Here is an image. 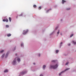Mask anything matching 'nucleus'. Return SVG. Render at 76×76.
<instances>
[{
  "mask_svg": "<svg viewBox=\"0 0 76 76\" xmlns=\"http://www.w3.org/2000/svg\"><path fill=\"white\" fill-rule=\"evenodd\" d=\"M33 7H34L35 8L37 7V5H33Z\"/></svg>",
  "mask_w": 76,
  "mask_h": 76,
  "instance_id": "10",
  "label": "nucleus"
},
{
  "mask_svg": "<svg viewBox=\"0 0 76 76\" xmlns=\"http://www.w3.org/2000/svg\"><path fill=\"white\" fill-rule=\"evenodd\" d=\"M69 64V63L68 62H66V65H67L68 64Z\"/></svg>",
  "mask_w": 76,
  "mask_h": 76,
  "instance_id": "24",
  "label": "nucleus"
},
{
  "mask_svg": "<svg viewBox=\"0 0 76 76\" xmlns=\"http://www.w3.org/2000/svg\"><path fill=\"white\" fill-rule=\"evenodd\" d=\"M3 22H5V21H6V19H3Z\"/></svg>",
  "mask_w": 76,
  "mask_h": 76,
  "instance_id": "22",
  "label": "nucleus"
},
{
  "mask_svg": "<svg viewBox=\"0 0 76 76\" xmlns=\"http://www.w3.org/2000/svg\"><path fill=\"white\" fill-rule=\"evenodd\" d=\"M61 21H62V20H61Z\"/></svg>",
  "mask_w": 76,
  "mask_h": 76,
  "instance_id": "36",
  "label": "nucleus"
},
{
  "mask_svg": "<svg viewBox=\"0 0 76 76\" xmlns=\"http://www.w3.org/2000/svg\"><path fill=\"white\" fill-rule=\"evenodd\" d=\"M11 35H12V34H7V37H10Z\"/></svg>",
  "mask_w": 76,
  "mask_h": 76,
  "instance_id": "7",
  "label": "nucleus"
},
{
  "mask_svg": "<svg viewBox=\"0 0 76 76\" xmlns=\"http://www.w3.org/2000/svg\"><path fill=\"white\" fill-rule=\"evenodd\" d=\"M23 43H22L21 44V46H23Z\"/></svg>",
  "mask_w": 76,
  "mask_h": 76,
  "instance_id": "21",
  "label": "nucleus"
},
{
  "mask_svg": "<svg viewBox=\"0 0 76 76\" xmlns=\"http://www.w3.org/2000/svg\"><path fill=\"white\" fill-rule=\"evenodd\" d=\"M60 33V30H58V32L57 33V34H59Z\"/></svg>",
  "mask_w": 76,
  "mask_h": 76,
  "instance_id": "14",
  "label": "nucleus"
},
{
  "mask_svg": "<svg viewBox=\"0 0 76 76\" xmlns=\"http://www.w3.org/2000/svg\"><path fill=\"white\" fill-rule=\"evenodd\" d=\"M69 69H70V68H67V69H66L65 70L62 72L60 73H59V76H60V75H61V74L62 73H63L64 72L66 71V70H69Z\"/></svg>",
  "mask_w": 76,
  "mask_h": 76,
  "instance_id": "3",
  "label": "nucleus"
},
{
  "mask_svg": "<svg viewBox=\"0 0 76 76\" xmlns=\"http://www.w3.org/2000/svg\"><path fill=\"white\" fill-rule=\"evenodd\" d=\"M38 56H39V57H40V54L39 53V54H38Z\"/></svg>",
  "mask_w": 76,
  "mask_h": 76,
  "instance_id": "25",
  "label": "nucleus"
},
{
  "mask_svg": "<svg viewBox=\"0 0 76 76\" xmlns=\"http://www.w3.org/2000/svg\"><path fill=\"white\" fill-rule=\"evenodd\" d=\"M24 31H23L24 32Z\"/></svg>",
  "mask_w": 76,
  "mask_h": 76,
  "instance_id": "37",
  "label": "nucleus"
},
{
  "mask_svg": "<svg viewBox=\"0 0 76 76\" xmlns=\"http://www.w3.org/2000/svg\"><path fill=\"white\" fill-rule=\"evenodd\" d=\"M60 35H62V33H61L60 34Z\"/></svg>",
  "mask_w": 76,
  "mask_h": 76,
  "instance_id": "31",
  "label": "nucleus"
},
{
  "mask_svg": "<svg viewBox=\"0 0 76 76\" xmlns=\"http://www.w3.org/2000/svg\"><path fill=\"white\" fill-rule=\"evenodd\" d=\"M48 11H49V10H48Z\"/></svg>",
  "mask_w": 76,
  "mask_h": 76,
  "instance_id": "38",
  "label": "nucleus"
},
{
  "mask_svg": "<svg viewBox=\"0 0 76 76\" xmlns=\"http://www.w3.org/2000/svg\"><path fill=\"white\" fill-rule=\"evenodd\" d=\"M73 36V34H72L70 35V37L71 38V37H72Z\"/></svg>",
  "mask_w": 76,
  "mask_h": 76,
  "instance_id": "17",
  "label": "nucleus"
},
{
  "mask_svg": "<svg viewBox=\"0 0 76 76\" xmlns=\"http://www.w3.org/2000/svg\"><path fill=\"white\" fill-rule=\"evenodd\" d=\"M4 72L5 73H6V72H8V70H5L4 71Z\"/></svg>",
  "mask_w": 76,
  "mask_h": 76,
  "instance_id": "11",
  "label": "nucleus"
},
{
  "mask_svg": "<svg viewBox=\"0 0 76 76\" xmlns=\"http://www.w3.org/2000/svg\"><path fill=\"white\" fill-rule=\"evenodd\" d=\"M39 9H41V7H39Z\"/></svg>",
  "mask_w": 76,
  "mask_h": 76,
  "instance_id": "23",
  "label": "nucleus"
},
{
  "mask_svg": "<svg viewBox=\"0 0 76 76\" xmlns=\"http://www.w3.org/2000/svg\"><path fill=\"white\" fill-rule=\"evenodd\" d=\"M18 58H19L18 57H16L14 59V60L12 62V64L13 65H15V64H16V58L17 59V61H18L19 62L20 61V59Z\"/></svg>",
  "mask_w": 76,
  "mask_h": 76,
  "instance_id": "1",
  "label": "nucleus"
},
{
  "mask_svg": "<svg viewBox=\"0 0 76 76\" xmlns=\"http://www.w3.org/2000/svg\"><path fill=\"white\" fill-rule=\"evenodd\" d=\"M9 20H10V22H11V18L10 17H9Z\"/></svg>",
  "mask_w": 76,
  "mask_h": 76,
  "instance_id": "12",
  "label": "nucleus"
},
{
  "mask_svg": "<svg viewBox=\"0 0 76 76\" xmlns=\"http://www.w3.org/2000/svg\"><path fill=\"white\" fill-rule=\"evenodd\" d=\"M63 44V42H61V44Z\"/></svg>",
  "mask_w": 76,
  "mask_h": 76,
  "instance_id": "32",
  "label": "nucleus"
},
{
  "mask_svg": "<svg viewBox=\"0 0 76 76\" xmlns=\"http://www.w3.org/2000/svg\"><path fill=\"white\" fill-rule=\"evenodd\" d=\"M15 56H17V54H15Z\"/></svg>",
  "mask_w": 76,
  "mask_h": 76,
  "instance_id": "34",
  "label": "nucleus"
},
{
  "mask_svg": "<svg viewBox=\"0 0 76 76\" xmlns=\"http://www.w3.org/2000/svg\"><path fill=\"white\" fill-rule=\"evenodd\" d=\"M9 53V52H8L7 54L5 56V58H7V56H8V54Z\"/></svg>",
  "mask_w": 76,
  "mask_h": 76,
  "instance_id": "6",
  "label": "nucleus"
},
{
  "mask_svg": "<svg viewBox=\"0 0 76 76\" xmlns=\"http://www.w3.org/2000/svg\"><path fill=\"white\" fill-rule=\"evenodd\" d=\"M52 62H55V61L53 60L52 61Z\"/></svg>",
  "mask_w": 76,
  "mask_h": 76,
  "instance_id": "27",
  "label": "nucleus"
},
{
  "mask_svg": "<svg viewBox=\"0 0 76 76\" xmlns=\"http://www.w3.org/2000/svg\"><path fill=\"white\" fill-rule=\"evenodd\" d=\"M57 67H58V65H57V64H56L55 65L51 66L50 68H52L53 69H56V68H57Z\"/></svg>",
  "mask_w": 76,
  "mask_h": 76,
  "instance_id": "2",
  "label": "nucleus"
},
{
  "mask_svg": "<svg viewBox=\"0 0 76 76\" xmlns=\"http://www.w3.org/2000/svg\"><path fill=\"white\" fill-rule=\"evenodd\" d=\"M72 42L74 44H76V42H75L74 41H72Z\"/></svg>",
  "mask_w": 76,
  "mask_h": 76,
  "instance_id": "13",
  "label": "nucleus"
},
{
  "mask_svg": "<svg viewBox=\"0 0 76 76\" xmlns=\"http://www.w3.org/2000/svg\"><path fill=\"white\" fill-rule=\"evenodd\" d=\"M0 53H2L4 52V50H2L1 51H0Z\"/></svg>",
  "mask_w": 76,
  "mask_h": 76,
  "instance_id": "16",
  "label": "nucleus"
},
{
  "mask_svg": "<svg viewBox=\"0 0 76 76\" xmlns=\"http://www.w3.org/2000/svg\"><path fill=\"white\" fill-rule=\"evenodd\" d=\"M70 9H66V10H70Z\"/></svg>",
  "mask_w": 76,
  "mask_h": 76,
  "instance_id": "26",
  "label": "nucleus"
},
{
  "mask_svg": "<svg viewBox=\"0 0 76 76\" xmlns=\"http://www.w3.org/2000/svg\"><path fill=\"white\" fill-rule=\"evenodd\" d=\"M68 45L69 46H70V44H69Z\"/></svg>",
  "mask_w": 76,
  "mask_h": 76,
  "instance_id": "30",
  "label": "nucleus"
},
{
  "mask_svg": "<svg viewBox=\"0 0 76 76\" xmlns=\"http://www.w3.org/2000/svg\"><path fill=\"white\" fill-rule=\"evenodd\" d=\"M26 73H27V71L22 72L20 73V76H21V75H24V74H25Z\"/></svg>",
  "mask_w": 76,
  "mask_h": 76,
  "instance_id": "4",
  "label": "nucleus"
},
{
  "mask_svg": "<svg viewBox=\"0 0 76 76\" xmlns=\"http://www.w3.org/2000/svg\"><path fill=\"white\" fill-rule=\"evenodd\" d=\"M17 18H18V16H17Z\"/></svg>",
  "mask_w": 76,
  "mask_h": 76,
  "instance_id": "35",
  "label": "nucleus"
},
{
  "mask_svg": "<svg viewBox=\"0 0 76 76\" xmlns=\"http://www.w3.org/2000/svg\"><path fill=\"white\" fill-rule=\"evenodd\" d=\"M58 27H57L56 28V29H57V28H58Z\"/></svg>",
  "mask_w": 76,
  "mask_h": 76,
  "instance_id": "29",
  "label": "nucleus"
},
{
  "mask_svg": "<svg viewBox=\"0 0 76 76\" xmlns=\"http://www.w3.org/2000/svg\"><path fill=\"white\" fill-rule=\"evenodd\" d=\"M56 53H58V50H56Z\"/></svg>",
  "mask_w": 76,
  "mask_h": 76,
  "instance_id": "19",
  "label": "nucleus"
},
{
  "mask_svg": "<svg viewBox=\"0 0 76 76\" xmlns=\"http://www.w3.org/2000/svg\"><path fill=\"white\" fill-rule=\"evenodd\" d=\"M62 4H64V2H66V1L64 0H62Z\"/></svg>",
  "mask_w": 76,
  "mask_h": 76,
  "instance_id": "9",
  "label": "nucleus"
},
{
  "mask_svg": "<svg viewBox=\"0 0 76 76\" xmlns=\"http://www.w3.org/2000/svg\"><path fill=\"white\" fill-rule=\"evenodd\" d=\"M46 67V66H45V65H43V69L44 70V69H45Z\"/></svg>",
  "mask_w": 76,
  "mask_h": 76,
  "instance_id": "8",
  "label": "nucleus"
},
{
  "mask_svg": "<svg viewBox=\"0 0 76 76\" xmlns=\"http://www.w3.org/2000/svg\"><path fill=\"white\" fill-rule=\"evenodd\" d=\"M33 64H34V65H35V63H33Z\"/></svg>",
  "mask_w": 76,
  "mask_h": 76,
  "instance_id": "33",
  "label": "nucleus"
},
{
  "mask_svg": "<svg viewBox=\"0 0 76 76\" xmlns=\"http://www.w3.org/2000/svg\"><path fill=\"white\" fill-rule=\"evenodd\" d=\"M40 76H43V75L42 74Z\"/></svg>",
  "mask_w": 76,
  "mask_h": 76,
  "instance_id": "28",
  "label": "nucleus"
},
{
  "mask_svg": "<svg viewBox=\"0 0 76 76\" xmlns=\"http://www.w3.org/2000/svg\"><path fill=\"white\" fill-rule=\"evenodd\" d=\"M4 57V54H3L2 56V58H3Z\"/></svg>",
  "mask_w": 76,
  "mask_h": 76,
  "instance_id": "15",
  "label": "nucleus"
},
{
  "mask_svg": "<svg viewBox=\"0 0 76 76\" xmlns=\"http://www.w3.org/2000/svg\"><path fill=\"white\" fill-rule=\"evenodd\" d=\"M6 21L7 22H8V19H7V18H6Z\"/></svg>",
  "mask_w": 76,
  "mask_h": 76,
  "instance_id": "20",
  "label": "nucleus"
},
{
  "mask_svg": "<svg viewBox=\"0 0 76 76\" xmlns=\"http://www.w3.org/2000/svg\"><path fill=\"white\" fill-rule=\"evenodd\" d=\"M28 32V30H27L25 32H24L23 33V35H25V34H27V32Z\"/></svg>",
  "mask_w": 76,
  "mask_h": 76,
  "instance_id": "5",
  "label": "nucleus"
},
{
  "mask_svg": "<svg viewBox=\"0 0 76 76\" xmlns=\"http://www.w3.org/2000/svg\"><path fill=\"white\" fill-rule=\"evenodd\" d=\"M6 28H9V25H6Z\"/></svg>",
  "mask_w": 76,
  "mask_h": 76,
  "instance_id": "18",
  "label": "nucleus"
}]
</instances>
